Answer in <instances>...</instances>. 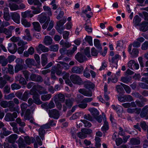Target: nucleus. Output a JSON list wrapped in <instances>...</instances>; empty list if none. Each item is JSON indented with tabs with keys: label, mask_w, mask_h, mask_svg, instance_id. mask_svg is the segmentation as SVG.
<instances>
[{
	"label": "nucleus",
	"mask_w": 148,
	"mask_h": 148,
	"mask_svg": "<svg viewBox=\"0 0 148 148\" xmlns=\"http://www.w3.org/2000/svg\"><path fill=\"white\" fill-rule=\"evenodd\" d=\"M22 72L26 81H28L29 79V73L28 71L26 70H25L23 71Z\"/></svg>",
	"instance_id": "53"
},
{
	"label": "nucleus",
	"mask_w": 148,
	"mask_h": 148,
	"mask_svg": "<svg viewBox=\"0 0 148 148\" xmlns=\"http://www.w3.org/2000/svg\"><path fill=\"white\" fill-rule=\"evenodd\" d=\"M32 88L35 89L36 90V91H37L40 94L47 93L45 92V89L43 87L39 85H35V86H34Z\"/></svg>",
	"instance_id": "20"
},
{
	"label": "nucleus",
	"mask_w": 148,
	"mask_h": 148,
	"mask_svg": "<svg viewBox=\"0 0 148 148\" xmlns=\"http://www.w3.org/2000/svg\"><path fill=\"white\" fill-rule=\"evenodd\" d=\"M23 68L24 66L23 64H16L14 67L15 73H18L19 71L23 70Z\"/></svg>",
	"instance_id": "35"
},
{
	"label": "nucleus",
	"mask_w": 148,
	"mask_h": 148,
	"mask_svg": "<svg viewBox=\"0 0 148 148\" xmlns=\"http://www.w3.org/2000/svg\"><path fill=\"white\" fill-rule=\"evenodd\" d=\"M38 20L39 22L41 23H44L47 19L46 14L43 12L38 16Z\"/></svg>",
	"instance_id": "17"
},
{
	"label": "nucleus",
	"mask_w": 148,
	"mask_h": 148,
	"mask_svg": "<svg viewBox=\"0 0 148 148\" xmlns=\"http://www.w3.org/2000/svg\"><path fill=\"white\" fill-rule=\"evenodd\" d=\"M11 89L12 90H17L21 88V86L19 84L16 83H14L11 85Z\"/></svg>",
	"instance_id": "59"
},
{
	"label": "nucleus",
	"mask_w": 148,
	"mask_h": 148,
	"mask_svg": "<svg viewBox=\"0 0 148 148\" xmlns=\"http://www.w3.org/2000/svg\"><path fill=\"white\" fill-rule=\"evenodd\" d=\"M95 87L94 85L90 81H86L84 82V87L88 89H92Z\"/></svg>",
	"instance_id": "28"
},
{
	"label": "nucleus",
	"mask_w": 148,
	"mask_h": 148,
	"mask_svg": "<svg viewBox=\"0 0 148 148\" xmlns=\"http://www.w3.org/2000/svg\"><path fill=\"white\" fill-rule=\"evenodd\" d=\"M48 114L50 117L55 119H58L60 116L59 111L56 109L49 110Z\"/></svg>",
	"instance_id": "3"
},
{
	"label": "nucleus",
	"mask_w": 148,
	"mask_h": 148,
	"mask_svg": "<svg viewBox=\"0 0 148 148\" xmlns=\"http://www.w3.org/2000/svg\"><path fill=\"white\" fill-rule=\"evenodd\" d=\"M66 21V19H61L60 21H58L57 23V26L58 27L62 26L64 23H65Z\"/></svg>",
	"instance_id": "52"
},
{
	"label": "nucleus",
	"mask_w": 148,
	"mask_h": 148,
	"mask_svg": "<svg viewBox=\"0 0 148 148\" xmlns=\"http://www.w3.org/2000/svg\"><path fill=\"white\" fill-rule=\"evenodd\" d=\"M10 15L13 21L17 24L20 23V16L19 14L16 12L10 13Z\"/></svg>",
	"instance_id": "6"
},
{
	"label": "nucleus",
	"mask_w": 148,
	"mask_h": 148,
	"mask_svg": "<svg viewBox=\"0 0 148 148\" xmlns=\"http://www.w3.org/2000/svg\"><path fill=\"white\" fill-rule=\"evenodd\" d=\"M48 54L47 53L42 54L41 55V64L43 66H45L47 63V56Z\"/></svg>",
	"instance_id": "16"
},
{
	"label": "nucleus",
	"mask_w": 148,
	"mask_h": 148,
	"mask_svg": "<svg viewBox=\"0 0 148 148\" xmlns=\"http://www.w3.org/2000/svg\"><path fill=\"white\" fill-rule=\"evenodd\" d=\"M25 63L29 67L34 65L35 61L33 59L28 58L25 60Z\"/></svg>",
	"instance_id": "32"
},
{
	"label": "nucleus",
	"mask_w": 148,
	"mask_h": 148,
	"mask_svg": "<svg viewBox=\"0 0 148 148\" xmlns=\"http://www.w3.org/2000/svg\"><path fill=\"white\" fill-rule=\"evenodd\" d=\"M84 70V68L82 66L78 67L74 66L71 69L72 72L75 73L81 74Z\"/></svg>",
	"instance_id": "12"
},
{
	"label": "nucleus",
	"mask_w": 148,
	"mask_h": 148,
	"mask_svg": "<svg viewBox=\"0 0 148 148\" xmlns=\"http://www.w3.org/2000/svg\"><path fill=\"white\" fill-rule=\"evenodd\" d=\"M21 16L23 18L26 17L32 18L34 16L33 14L31 13V11L27 10L24 12H22Z\"/></svg>",
	"instance_id": "23"
},
{
	"label": "nucleus",
	"mask_w": 148,
	"mask_h": 148,
	"mask_svg": "<svg viewBox=\"0 0 148 148\" xmlns=\"http://www.w3.org/2000/svg\"><path fill=\"white\" fill-rule=\"evenodd\" d=\"M49 48L50 51L56 52L58 50L59 46L57 44L52 45L49 47Z\"/></svg>",
	"instance_id": "46"
},
{
	"label": "nucleus",
	"mask_w": 148,
	"mask_h": 148,
	"mask_svg": "<svg viewBox=\"0 0 148 148\" xmlns=\"http://www.w3.org/2000/svg\"><path fill=\"white\" fill-rule=\"evenodd\" d=\"M139 85L141 88L143 89H148V85L144 83H140L139 84Z\"/></svg>",
	"instance_id": "63"
},
{
	"label": "nucleus",
	"mask_w": 148,
	"mask_h": 148,
	"mask_svg": "<svg viewBox=\"0 0 148 148\" xmlns=\"http://www.w3.org/2000/svg\"><path fill=\"white\" fill-rule=\"evenodd\" d=\"M141 49L143 50H145L148 49V41H146L141 46Z\"/></svg>",
	"instance_id": "64"
},
{
	"label": "nucleus",
	"mask_w": 148,
	"mask_h": 148,
	"mask_svg": "<svg viewBox=\"0 0 148 148\" xmlns=\"http://www.w3.org/2000/svg\"><path fill=\"white\" fill-rule=\"evenodd\" d=\"M29 94H31V92L28 90L25 91L22 95L21 100L26 101L29 97Z\"/></svg>",
	"instance_id": "27"
},
{
	"label": "nucleus",
	"mask_w": 148,
	"mask_h": 148,
	"mask_svg": "<svg viewBox=\"0 0 148 148\" xmlns=\"http://www.w3.org/2000/svg\"><path fill=\"white\" fill-rule=\"evenodd\" d=\"M51 97V95L48 94L46 95H44L41 96V98L43 101H46L49 100Z\"/></svg>",
	"instance_id": "51"
},
{
	"label": "nucleus",
	"mask_w": 148,
	"mask_h": 148,
	"mask_svg": "<svg viewBox=\"0 0 148 148\" xmlns=\"http://www.w3.org/2000/svg\"><path fill=\"white\" fill-rule=\"evenodd\" d=\"M16 121L17 123L20 126L24 127L25 125V123L24 121L22 120L19 118H17L16 120Z\"/></svg>",
	"instance_id": "43"
},
{
	"label": "nucleus",
	"mask_w": 148,
	"mask_h": 148,
	"mask_svg": "<svg viewBox=\"0 0 148 148\" xmlns=\"http://www.w3.org/2000/svg\"><path fill=\"white\" fill-rule=\"evenodd\" d=\"M94 45L95 46L99 49V51H102L101 45L100 44L99 41V40L97 39H94Z\"/></svg>",
	"instance_id": "33"
},
{
	"label": "nucleus",
	"mask_w": 148,
	"mask_h": 148,
	"mask_svg": "<svg viewBox=\"0 0 148 148\" xmlns=\"http://www.w3.org/2000/svg\"><path fill=\"white\" fill-rule=\"evenodd\" d=\"M8 51L10 53L14 54L16 51V45L14 43L13 44V45H12L11 43H9L8 44Z\"/></svg>",
	"instance_id": "11"
},
{
	"label": "nucleus",
	"mask_w": 148,
	"mask_h": 148,
	"mask_svg": "<svg viewBox=\"0 0 148 148\" xmlns=\"http://www.w3.org/2000/svg\"><path fill=\"white\" fill-rule=\"evenodd\" d=\"M8 107L9 108V111L11 112H13L15 110V108L14 107V104L13 101H10L8 102Z\"/></svg>",
	"instance_id": "41"
},
{
	"label": "nucleus",
	"mask_w": 148,
	"mask_h": 148,
	"mask_svg": "<svg viewBox=\"0 0 148 148\" xmlns=\"http://www.w3.org/2000/svg\"><path fill=\"white\" fill-rule=\"evenodd\" d=\"M27 106L28 105L25 102L21 104L20 105V107L22 111V113L21 115V116H22L23 115L27 107Z\"/></svg>",
	"instance_id": "34"
},
{
	"label": "nucleus",
	"mask_w": 148,
	"mask_h": 148,
	"mask_svg": "<svg viewBox=\"0 0 148 148\" xmlns=\"http://www.w3.org/2000/svg\"><path fill=\"white\" fill-rule=\"evenodd\" d=\"M15 95L13 93H10L7 95L5 96V98L6 99L11 100L15 97Z\"/></svg>",
	"instance_id": "61"
},
{
	"label": "nucleus",
	"mask_w": 148,
	"mask_h": 148,
	"mask_svg": "<svg viewBox=\"0 0 148 148\" xmlns=\"http://www.w3.org/2000/svg\"><path fill=\"white\" fill-rule=\"evenodd\" d=\"M84 75L86 78H89L90 75L89 73V70L87 67L86 68L84 72Z\"/></svg>",
	"instance_id": "57"
},
{
	"label": "nucleus",
	"mask_w": 148,
	"mask_h": 148,
	"mask_svg": "<svg viewBox=\"0 0 148 148\" xmlns=\"http://www.w3.org/2000/svg\"><path fill=\"white\" fill-rule=\"evenodd\" d=\"M62 69L60 64H57L56 66L52 67L51 71L56 73L57 75H60L62 74Z\"/></svg>",
	"instance_id": "8"
},
{
	"label": "nucleus",
	"mask_w": 148,
	"mask_h": 148,
	"mask_svg": "<svg viewBox=\"0 0 148 148\" xmlns=\"http://www.w3.org/2000/svg\"><path fill=\"white\" fill-rule=\"evenodd\" d=\"M70 78L71 81L74 84L80 85L82 82L81 78L77 75H72L70 76Z\"/></svg>",
	"instance_id": "1"
},
{
	"label": "nucleus",
	"mask_w": 148,
	"mask_h": 148,
	"mask_svg": "<svg viewBox=\"0 0 148 148\" xmlns=\"http://www.w3.org/2000/svg\"><path fill=\"white\" fill-rule=\"evenodd\" d=\"M2 130H3V134L1 136V137L2 138H4L3 136H7L12 133V131L7 130V129L5 127H3L2 129Z\"/></svg>",
	"instance_id": "31"
},
{
	"label": "nucleus",
	"mask_w": 148,
	"mask_h": 148,
	"mask_svg": "<svg viewBox=\"0 0 148 148\" xmlns=\"http://www.w3.org/2000/svg\"><path fill=\"white\" fill-rule=\"evenodd\" d=\"M104 122L103 126L101 127V130L103 132V133L106 132L109 129V125L108 122L106 120V118L105 117V115H104Z\"/></svg>",
	"instance_id": "21"
},
{
	"label": "nucleus",
	"mask_w": 148,
	"mask_h": 148,
	"mask_svg": "<svg viewBox=\"0 0 148 148\" xmlns=\"http://www.w3.org/2000/svg\"><path fill=\"white\" fill-rule=\"evenodd\" d=\"M141 21V19L138 15H136L134 18L133 23L135 25L137 26L138 25Z\"/></svg>",
	"instance_id": "42"
},
{
	"label": "nucleus",
	"mask_w": 148,
	"mask_h": 148,
	"mask_svg": "<svg viewBox=\"0 0 148 148\" xmlns=\"http://www.w3.org/2000/svg\"><path fill=\"white\" fill-rule=\"evenodd\" d=\"M38 133L39 135L42 139L43 140L44 138V136L45 133V131L44 129L41 127L38 130Z\"/></svg>",
	"instance_id": "39"
},
{
	"label": "nucleus",
	"mask_w": 148,
	"mask_h": 148,
	"mask_svg": "<svg viewBox=\"0 0 148 148\" xmlns=\"http://www.w3.org/2000/svg\"><path fill=\"white\" fill-rule=\"evenodd\" d=\"M30 91L31 92V95H33V98L34 100L40 98L39 95L36 92V90L35 89L32 88V89L30 90Z\"/></svg>",
	"instance_id": "38"
},
{
	"label": "nucleus",
	"mask_w": 148,
	"mask_h": 148,
	"mask_svg": "<svg viewBox=\"0 0 148 148\" xmlns=\"http://www.w3.org/2000/svg\"><path fill=\"white\" fill-rule=\"evenodd\" d=\"M125 102H130L134 100L133 97L130 95H125Z\"/></svg>",
	"instance_id": "56"
},
{
	"label": "nucleus",
	"mask_w": 148,
	"mask_h": 148,
	"mask_svg": "<svg viewBox=\"0 0 148 148\" xmlns=\"http://www.w3.org/2000/svg\"><path fill=\"white\" fill-rule=\"evenodd\" d=\"M30 78L31 80L34 81L41 82L42 81V78L41 76L36 75L34 74H32Z\"/></svg>",
	"instance_id": "13"
},
{
	"label": "nucleus",
	"mask_w": 148,
	"mask_h": 148,
	"mask_svg": "<svg viewBox=\"0 0 148 148\" xmlns=\"http://www.w3.org/2000/svg\"><path fill=\"white\" fill-rule=\"evenodd\" d=\"M43 8L45 11L47 12L49 16H51L52 14L51 11V9L49 6H44L43 7Z\"/></svg>",
	"instance_id": "49"
},
{
	"label": "nucleus",
	"mask_w": 148,
	"mask_h": 148,
	"mask_svg": "<svg viewBox=\"0 0 148 148\" xmlns=\"http://www.w3.org/2000/svg\"><path fill=\"white\" fill-rule=\"evenodd\" d=\"M17 116V113L15 112H13L12 114L9 112L5 115L4 119L6 121H14V119Z\"/></svg>",
	"instance_id": "2"
},
{
	"label": "nucleus",
	"mask_w": 148,
	"mask_h": 148,
	"mask_svg": "<svg viewBox=\"0 0 148 148\" xmlns=\"http://www.w3.org/2000/svg\"><path fill=\"white\" fill-rule=\"evenodd\" d=\"M16 80H19V82L22 85H26L27 84V82L25 78L22 77L21 75H18L15 77Z\"/></svg>",
	"instance_id": "26"
},
{
	"label": "nucleus",
	"mask_w": 148,
	"mask_h": 148,
	"mask_svg": "<svg viewBox=\"0 0 148 148\" xmlns=\"http://www.w3.org/2000/svg\"><path fill=\"white\" fill-rule=\"evenodd\" d=\"M75 59L79 62L82 63L87 60L86 56L82 53L78 52L75 56Z\"/></svg>",
	"instance_id": "5"
},
{
	"label": "nucleus",
	"mask_w": 148,
	"mask_h": 148,
	"mask_svg": "<svg viewBox=\"0 0 148 148\" xmlns=\"http://www.w3.org/2000/svg\"><path fill=\"white\" fill-rule=\"evenodd\" d=\"M34 52V49L32 47H30L27 51H25L23 53L24 56L26 57L29 56V55H32Z\"/></svg>",
	"instance_id": "19"
},
{
	"label": "nucleus",
	"mask_w": 148,
	"mask_h": 148,
	"mask_svg": "<svg viewBox=\"0 0 148 148\" xmlns=\"http://www.w3.org/2000/svg\"><path fill=\"white\" fill-rule=\"evenodd\" d=\"M88 110L94 118L99 114V112L98 110L94 108H89Z\"/></svg>",
	"instance_id": "29"
},
{
	"label": "nucleus",
	"mask_w": 148,
	"mask_h": 148,
	"mask_svg": "<svg viewBox=\"0 0 148 148\" xmlns=\"http://www.w3.org/2000/svg\"><path fill=\"white\" fill-rule=\"evenodd\" d=\"M59 63L61 65V66L65 70H68L69 68V66L68 64L63 62L60 61Z\"/></svg>",
	"instance_id": "48"
},
{
	"label": "nucleus",
	"mask_w": 148,
	"mask_h": 148,
	"mask_svg": "<svg viewBox=\"0 0 148 148\" xmlns=\"http://www.w3.org/2000/svg\"><path fill=\"white\" fill-rule=\"evenodd\" d=\"M65 96L64 95L61 93L56 95L54 97V99L56 100L59 101H63L65 100Z\"/></svg>",
	"instance_id": "22"
},
{
	"label": "nucleus",
	"mask_w": 148,
	"mask_h": 148,
	"mask_svg": "<svg viewBox=\"0 0 148 148\" xmlns=\"http://www.w3.org/2000/svg\"><path fill=\"white\" fill-rule=\"evenodd\" d=\"M80 121L84 123L85 127H89L91 126V124L89 121L86 120L82 119Z\"/></svg>",
	"instance_id": "54"
},
{
	"label": "nucleus",
	"mask_w": 148,
	"mask_h": 148,
	"mask_svg": "<svg viewBox=\"0 0 148 148\" xmlns=\"http://www.w3.org/2000/svg\"><path fill=\"white\" fill-rule=\"evenodd\" d=\"M86 41H87L90 45L92 46L93 43L92 42V37L90 36H86L85 38Z\"/></svg>",
	"instance_id": "55"
},
{
	"label": "nucleus",
	"mask_w": 148,
	"mask_h": 148,
	"mask_svg": "<svg viewBox=\"0 0 148 148\" xmlns=\"http://www.w3.org/2000/svg\"><path fill=\"white\" fill-rule=\"evenodd\" d=\"M53 40L52 38L49 36H46L43 42V43L46 45H49L52 43Z\"/></svg>",
	"instance_id": "18"
},
{
	"label": "nucleus",
	"mask_w": 148,
	"mask_h": 148,
	"mask_svg": "<svg viewBox=\"0 0 148 148\" xmlns=\"http://www.w3.org/2000/svg\"><path fill=\"white\" fill-rule=\"evenodd\" d=\"M40 7L38 6L35 8L34 6H31V9L33 10L32 12V14H36L40 13L42 11V10Z\"/></svg>",
	"instance_id": "25"
},
{
	"label": "nucleus",
	"mask_w": 148,
	"mask_h": 148,
	"mask_svg": "<svg viewBox=\"0 0 148 148\" xmlns=\"http://www.w3.org/2000/svg\"><path fill=\"white\" fill-rule=\"evenodd\" d=\"M0 33H4L6 35V38H9L12 36V33L8 29L0 27Z\"/></svg>",
	"instance_id": "9"
},
{
	"label": "nucleus",
	"mask_w": 148,
	"mask_h": 148,
	"mask_svg": "<svg viewBox=\"0 0 148 148\" xmlns=\"http://www.w3.org/2000/svg\"><path fill=\"white\" fill-rule=\"evenodd\" d=\"M36 48L37 51H41L43 52H47L49 50V48L41 44H39L38 46Z\"/></svg>",
	"instance_id": "15"
},
{
	"label": "nucleus",
	"mask_w": 148,
	"mask_h": 148,
	"mask_svg": "<svg viewBox=\"0 0 148 148\" xmlns=\"http://www.w3.org/2000/svg\"><path fill=\"white\" fill-rule=\"evenodd\" d=\"M32 25L34 29L39 32L41 29V27L39 23L38 22H34L32 23Z\"/></svg>",
	"instance_id": "30"
},
{
	"label": "nucleus",
	"mask_w": 148,
	"mask_h": 148,
	"mask_svg": "<svg viewBox=\"0 0 148 148\" xmlns=\"http://www.w3.org/2000/svg\"><path fill=\"white\" fill-rule=\"evenodd\" d=\"M78 91L85 96L90 97L92 95V92L91 90L87 91L84 88H81L79 89Z\"/></svg>",
	"instance_id": "10"
},
{
	"label": "nucleus",
	"mask_w": 148,
	"mask_h": 148,
	"mask_svg": "<svg viewBox=\"0 0 148 148\" xmlns=\"http://www.w3.org/2000/svg\"><path fill=\"white\" fill-rule=\"evenodd\" d=\"M139 51L138 50L136 49H133L132 52L130 53V54L132 55L134 57H136L138 56Z\"/></svg>",
	"instance_id": "62"
},
{
	"label": "nucleus",
	"mask_w": 148,
	"mask_h": 148,
	"mask_svg": "<svg viewBox=\"0 0 148 148\" xmlns=\"http://www.w3.org/2000/svg\"><path fill=\"white\" fill-rule=\"evenodd\" d=\"M24 140L26 143L29 145H30L31 143H33L34 140V139L33 137L29 138L28 136L25 137H24Z\"/></svg>",
	"instance_id": "36"
},
{
	"label": "nucleus",
	"mask_w": 148,
	"mask_h": 148,
	"mask_svg": "<svg viewBox=\"0 0 148 148\" xmlns=\"http://www.w3.org/2000/svg\"><path fill=\"white\" fill-rule=\"evenodd\" d=\"M140 141L139 139L132 138L130 140V144L132 145H138L140 143Z\"/></svg>",
	"instance_id": "40"
},
{
	"label": "nucleus",
	"mask_w": 148,
	"mask_h": 148,
	"mask_svg": "<svg viewBox=\"0 0 148 148\" xmlns=\"http://www.w3.org/2000/svg\"><path fill=\"white\" fill-rule=\"evenodd\" d=\"M8 62V59L5 58H3L0 60V63L3 66H6Z\"/></svg>",
	"instance_id": "58"
},
{
	"label": "nucleus",
	"mask_w": 148,
	"mask_h": 148,
	"mask_svg": "<svg viewBox=\"0 0 148 148\" xmlns=\"http://www.w3.org/2000/svg\"><path fill=\"white\" fill-rule=\"evenodd\" d=\"M131 79V78L127 77H122L121 78V81L127 84L129 82Z\"/></svg>",
	"instance_id": "60"
},
{
	"label": "nucleus",
	"mask_w": 148,
	"mask_h": 148,
	"mask_svg": "<svg viewBox=\"0 0 148 148\" xmlns=\"http://www.w3.org/2000/svg\"><path fill=\"white\" fill-rule=\"evenodd\" d=\"M9 7L11 10L15 11L19 10V6L15 4H9Z\"/></svg>",
	"instance_id": "47"
},
{
	"label": "nucleus",
	"mask_w": 148,
	"mask_h": 148,
	"mask_svg": "<svg viewBox=\"0 0 148 148\" xmlns=\"http://www.w3.org/2000/svg\"><path fill=\"white\" fill-rule=\"evenodd\" d=\"M62 74L63 75V79L65 80L66 83H68L70 86L72 85V84L71 82H70L69 80L68 79L69 76V73L63 72L62 73Z\"/></svg>",
	"instance_id": "24"
},
{
	"label": "nucleus",
	"mask_w": 148,
	"mask_h": 148,
	"mask_svg": "<svg viewBox=\"0 0 148 148\" xmlns=\"http://www.w3.org/2000/svg\"><path fill=\"white\" fill-rule=\"evenodd\" d=\"M21 22L23 25L25 27H29L31 26V24L25 18H22Z\"/></svg>",
	"instance_id": "44"
},
{
	"label": "nucleus",
	"mask_w": 148,
	"mask_h": 148,
	"mask_svg": "<svg viewBox=\"0 0 148 148\" xmlns=\"http://www.w3.org/2000/svg\"><path fill=\"white\" fill-rule=\"evenodd\" d=\"M6 81L2 77H0V88H3L6 84Z\"/></svg>",
	"instance_id": "50"
},
{
	"label": "nucleus",
	"mask_w": 148,
	"mask_h": 148,
	"mask_svg": "<svg viewBox=\"0 0 148 148\" xmlns=\"http://www.w3.org/2000/svg\"><path fill=\"white\" fill-rule=\"evenodd\" d=\"M139 30L145 32L148 30V22L144 21L140 25Z\"/></svg>",
	"instance_id": "7"
},
{
	"label": "nucleus",
	"mask_w": 148,
	"mask_h": 148,
	"mask_svg": "<svg viewBox=\"0 0 148 148\" xmlns=\"http://www.w3.org/2000/svg\"><path fill=\"white\" fill-rule=\"evenodd\" d=\"M18 138V135L16 134H14L9 136L6 138V139L10 143H13L15 142Z\"/></svg>",
	"instance_id": "14"
},
{
	"label": "nucleus",
	"mask_w": 148,
	"mask_h": 148,
	"mask_svg": "<svg viewBox=\"0 0 148 148\" xmlns=\"http://www.w3.org/2000/svg\"><path fill=\"white\" fill-rule=\"evenodd\" d=\"M120 57V56L118 54H116L112 58L111 62L112 63L115 64L117 65L119 59Z\"/></svg>",
	"instance_id": "37"
},
{
	"label": "nucleus",
	"mask_w": 148,
	"mask_h": 148,
	"mask_svg": "<svg viewBox=\"0 0 148 148\" xmlns=\"http://www.w3.org/2000/svg\"><path fill=\"white\" fill-rule=\"evenodd\" d=\"M73 99H66L64 104L63 105V110L64 111H66L67 108H71L73 106Z\"/></svg>",
	"instance_id": "4"
},
{
	"label": "nucleus",
	"mask_w": 148,
	"mask_h": 148,
	"mask_svg": "<svg viewBox=\"0 0 148 148\" xmlns=\"http://www.w3.org/2000/svg\"><path fill=\"white\" fill-rule=\"evenodd\" d=\"M18 145L19 148H25V144L23 139L21 138H19L18 140Z\"/></svg>",
	"instance_id": "45"
}]
</instances>
